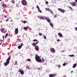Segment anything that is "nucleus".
I'll return each instance as SVG.
<instances>
[{"label": "nucleus", "mask_w": 77, "mask_h": 77, "mask_svg": "<svg viewBox=\"0 0 77 77\" xmlns=\"http://www.w3.org/2000/svg\"><path fill=\"white\" fill-rule=\"evenodd\" d=\"M41 57L40 56H39L38 55H36V56L35 57L36 61L38 62H41L42 61V60L41 59Z\"/></svg>", "instance_id": "nucleus-1"}, {"label": "nucleus", "mask_w": 77, "mask_h": 77, "mask_svg": "<svg viewBox=\"0 0 77 77\" xmlns=\"http://www.w3.org/2000/svg\"><path fill=\"white\" fill-rule=\"evenodd\" d=\"M11 59V55H10L8 59L6 60V62H5L4 63V64L5 66H7V65H8L9 63V60H10Z\"/></svg>", "instance_id": "nucleus-2"}, {"label": "nucleus", "mask_w": 77, "mask_h": 77, "mask_svg": "<svg viewBox=\"0 0 77 77\" xmlns=\"http://www.w3.org/2000/svg\"><path fill=\"white\" fill-rule=\"evenodd\" d=\"M22 3L23 5L26 6L27 5V2L25 0H23L22 1Z\"/></svg>", "instance_id": "nucleus-3"}, {"label": "nucleus", "mask_w": 77, "mask_h": 77, "mask_svg": "<svg viewBox=\"0 0 77 77\" xmlns=\"http://www.w3.org/2000/svg\"><path fill=\"white\" fill-rule=\"evenodd\" d=\"M38 17L41 19V20H45V17H41V16H38Z\"/></svg>", "instance_id": "nucleus-4"}, {"label": "nucleus", "mask_w": 77, "mask_h": 77, "mask_svg": "<svg viewBox=\"0 0 77 77\" xmlns=\"http://www.w3.org/2000/svg\"><path fill=\"white\" fill-rule=\"evenodd\" d=\"M50 50L51 51V53H54L56 52V51H55V49H54V48H51L50 49Z\"/></svg>", "instance_id": "nucleus-5"}, {"label": "nucleus", "mask_w": 77, "mask_h": 77, "mask_svg": "<svg viewBox=\"0 0 77 77\" xmlns=\"http://www.w3.org/2000/svg\"><path fill=\"white\" fill-rule=\"evenodd\" d=\"M56 75H57V74L54 73L53 74H51L49 75V77H54V76H56Z\"/></svg>", "instance_id": "nucleus-6"}, {"label": "nucleus", "mask_w": 77, "mask_h": 77, "mask_svg": "<svg viewBox=\"0 0 77 77\" xmlns=\"http://www.w3.org/2000/svg\"><path fill=\"white\" fill-rule=\"evenodd\" d=\"M2 33H6V29H2L1 30Z\"/></svg>", "instance_id": "nucleus-7"}, {"label": "nucleus", "mask_w": 77, "mask_h": 77, "mask_svg": "<svg viewBox=\"0 0 77 77\" xmlns=\"http://www.w3.org/2000/svg\"><path fill=\"white\" fill-rule=\"evenodd\" d=\"M45 17V19H46L48 22V23H51V21H50V18H47V17Z\"/></svg>", "instance_id": "nucleus-8"}, {"label": "nucleus", "mask_w": 77, "mask_h": 77, "mask_svg": "<svg viewBox=\"0 0 77 77\" xmlns=\"http://www.w3.org/2000/svg\"><path fill=\"white\" fill-rule=\"evenodd\" d=\"M58 10H59V11H60L61 12H65V10L62 9L58 8Z\"/></svg>", "instance_id": "nucleus-9"}, {"label": "nucleus", "mask_w": 77, "mask_h": 77, "mask_svg": "<svg viewBox=\"0 0 77 77\" xmlns=\"http://www.w3.org/2000/svg\"><path fill=\"white\" fill-rule=\"evenodd\" d=\"M15 33L16 35H17V34H18V29L16 28L15 29Z\"/></svg>", "instance_id": "nucleus-10"}, {"label": "nucleus", "mask_w": 77, "mask_h": 77, "mask_svg": "<svg viewBox=\"0 0 77 77\" xmlns=\"http://www.w3.org/2000/svg\"><path fill=\"white\" fill-rule=\"evenodd\" d=\"M23 43H22L21 44V45H19L17 47V48H18V49H21V47H22V46H23Z\"/></svg>", "instance_id": "nucleus-11"}, {"label": "nucleus", "mask_w": 77, "mask_h": 77, "mask_svg": "<svg viewBox=\"0 0 77 77\" xmlns=\"http://www.w3.org/2000/svg\"><path fill=\"white\" fill-rule=\"evenodd\" d=\"M35 49L36 50H37V51H38L39 49V47H38V46H35Z\"/></svg>", "instance_id": "nucleus-12"}, {"label": "nucleus", "mask_w": 77, "mask_h": 77, "mask_svg": "<svg viewBox=\"0 0 77 77\" xmlns=\"http://www.w3.org/2000/svg\"><path fill=\"white\" fill-rule=\"evenodd\" d=\"M58 35L60 38H62L63 36L61 33H58Z\"/></svg>", "instance_id": "nucleus-13"}, {"label": "nucleus", "mask_w": 77, "mask_h": 77, "mask_svg": "<svg viewBox=\"0 0 77 77\" xmlns=\"http://www.w3.org/2000/svg\"><path fill=\"white\" fill-rule=\"evenodd\" d=\"M19 72H20L21 74H24V71H23V70H19Z\"/></svg>", "instance_id": "nucleus-14"}, {"label": "nucleus", "mask_w": 77, "mask_h": 77, "mask_svg": "<svg viewBox=\"0 0 77 77\" xmlns=\"http://www.w3.org/2000/svg\"><path fill=\"white\" fill-rule=\"evenodd\" d=\"M45 10H46V11H49V12H51L52 11L51 9L48 8H46Z\"/></svg>", "instance_id": "nucleus-15"}, {"label": "nucleus", "mask_w": 77, "mask_h": 77, "mask_svg": "<svg viewBox=\"0 0 77 77\" xmlns=\"http://www.w3.org/2000/svg\"><path fill=\"white\" fill-rule=\"evenodd\" d=\"M77 64H74L73 66V68H75Z\"/></svg>", "instance_id": "nucleus-16"}, {"label": "nucleus", "mask_w": 77, "mask_h": 77, "mask_svg": "<svg viewBox=\"0 0 77 77\" xmlns=\"http://www.w3.org/2000/svg\"><path fill=\"white\" fill-rule=\"evenodd\" d=\"M72 5L73 6H75L76 5V4L75 2H73L72 3Z\"/></svg>", "instance_id": "nucleus-17"}, {"label": "nucleus", "mask_w": 77, "mask_h": 77, "mask_svg": "<svg viewBox=\"0 0 77 77\" xmlns=\"http://www.w3.org/2000/svg\"><path fill=\"white\" fill-rule=\"evenodd\" d=\"M32 45H33V46H34V47H35V46H36V45H35V43H33L32 44Z\"/></svg>", "instance_id": "nucleus-18"}, {"label": "nucleus", "mask_w": 77, "mask_h": 77, "mask_svg": "<svg viewBox=\"0 0 77 77\" xmlns=\"http://www.w3.org/2000/svg\"><path fill=\"white\" fill-rule=\"evenodd\" d=\"M4 6L3 8H6V5H3L2 6V7Z\"/></svg>", "instance_id": "nucleus-19"}, {"label": "nucleus", "mask_w": 77, "mask_h": 77, "mask_svg": "<svg viewBox=\"0 0 77 77\" xmlns=\"http://www.w3.org/2000/svg\"><path fill=\"white\" fill-rule=\"evenodd\" d=\"M14 65H18V64H17V61H15V63H14Z\"/></svg>", "instance_id": "nucleus-20"}, {"label": "nucleus", "mask_w": 77, "mask_h": 77, "mask_svg": "<svg viewBox=\"0 0 77 77\" xmlns=\"http://www.w3.org/2000/svg\"><path fill=\"white\" fill-rule=\"evenodd\" d=\"M50 25L51 26V27H53V24L51 23H50Z\"/></svg>", "instance_id": "nucleus-21"}, {"label": "nucleus", "mask_w": 77, "mask_h": 77, "mask_svg": "<svg viewBox=\"0 0 77 77\" xmlns=\"http://www.w3.org/2000/svg\"><path fill=\"white\" fill-rule=\"evenodd\" d=\"M11 2H12V3H13V4H15V1L14 0H12V1Z\"/></svg>", "instance_id": "nucleus-22"}, {"label": "nucleus", "mask_w": 77, "mask_h": 77, "mask_svg": "<svg viewBox=\"0 0 77 77\" xmlns=\"http://www.w3.org/2000/svg\"><path fill=\"white\" fill-rule=\"evenodd\" d=\"M17 41H18V42H20V41H21V39H20L19 38H18L17 39Z\"/></svg>", "instance_id": "nucleus-23"}, {"label": "nucleus", "mask_w": 77, "mask_h": 77, "mask_svg": "<svg viewBox=\"0 0 77 77\" xmlns=\"http://www.w3.org/2000/svg\"><path fill=\"white\" fill-rule=\"evenodd\" d=\"M24 29L25 30H27V27H24Z\"/></svg>", "instance_id": "nucleus-24"}, {"label": "nucleus", "mask_w": 77, "mask_h": 77, "mask_svg": "<svg viewBox=\"0 0 77 77\" xmlns=\"http://www.w3.org/2000/svg\"><path fill=\"white\" fill-rule=\"evenodd\" d=\"M8 34L7 33L6 35H5V38H7V36H8Z\"/></svg>", "instance_id": "nucleus-25"}, {"label": "nucleus", "mask_w": 77, "mask_h": 77, "mask_svg": "<svg viewBox=\"0 0 77 77\" xmlns=\"http://www.w3.org/2000/svg\"><path fill=\"white\" fill-rule=\"evenodd\" d=\"M70 57H74V55H69Z\"/></svg>", "instance_id": "nucleus-26"}, {"label": "nucleus", "mask_w": 77, "mask_h": 77, "mask_svg": "<svg viewBox=\"0 0 77 77\" xmlns=\"http://www.w3.org/2000/svg\"><path fill=\"white\" fill-rule=\"evenodd\" d=\"M27 61H29V62H30L31 61V60L30 59H27Z\"/></svg>", "instance_id": "nucleus-27"}, {"label": "nucleus", "mask_w": 77, "mask_h": 77, "mask_svg": "<svg viewBox=\"0 0 77 77\" xmlns=\"http://www.w3.org/2000/svg\"><path fill=\"white\" fill-rule=\"evenodd\" d=\"M38 11H39V12H41V13L42 12V11H41V10L39 9L38 10Z\"/></svg>", "instance_id": "nucleus-28"}, {"label": "nucleus", "mask_w": 77, "mask_h": 77, "mask_svg": "<svg viewBox=\"0 0 77 77\" xmlns=\"http://www.w3.org/2000/svg\"><path fill=\"white\" fill-rule=\"evenodd\" d=\"M39 36H42V33H39Z\"/></svg>", "instance_id": "nucleus-29"}, {"label": "nucleus", "mask_w": 77, "mask_h": 77, "mask_svg": "<svg viewBox=\"0 0 77 77\" xmlns=\"http://www.w3.org/2000/svg\"><path fill=\"white\" fill-rule=\"evenodd\" d=\"M66 65V63H64L63 64V66H65Z\"/></svg>", "instance_id": "nucleus-30"}, {"label": "nucleus", "mask_w": 77, "mask_h": 77, "mask_svg": "<svg viewBox=\"0 0 77 77\" xmlns=\"http://www.w3.org/2000/svg\"><path fill=\"white\" fill-rule=\"evenodd\" d=\"M69 9H71V11H72V8L71 7H69Z\"/></svg>", "instance_id": "nucleus-31"}, {"label": "nucleus", "mask_w": 77, "mask_h": 77, "mask_svg": "<svg viewBox=\"0 0 77 77\" xmlns=\"http://www.w3.org/2000/svg\"><path fill=\"white\" fill-rule=\"evenodd\" d=\"M37 9H39V6H37Z\"/></svg>", "instance_id": "nucleus-32"}, {"label": "nucleus", "mask_w": 77, "mask_h": 77, "mask_svg": "<svg viewBox=\"0 0 77 77\" xmlns=\"http://www.w3.org/2000/svg\"><path fill=\"white\" fill-rule=\"evenodd\" d=\"M38 41V40H36V39H35V40H33V41L34 42H35V41Z\"/></svg>", "instance_id": "nucleus-33"}, {"label": "nucleus", "mask_w": 77, "mask_h": 77, "mask_svg": "<svg viewBox=\"0 0 77 77\" xmlns=\"http://www.w3.org/2000/svg\"><path fill=\"white\" fill-rule=\"evenodd\" d=\"M51 14H53L54 13L53 11H52L51 12Z\"/></svg>", "instance_id": "nucleus-34"}, {"label": "nucleus", "mask_w": 77, "mask_h": 77, "mask_svg": "<svg viewBox=\"0 0 77 77\" xmlns=\"http://www.w3.org/2000/svg\"><path fill=\"white\" fill-rule=\"evenodd\" d=\"M75 30L76 31H77V27H75Z\"/></svg>", "instance_id": "nucleus-35"}, {"label": "nucleus", "mask_w": 77, "mask_h": 77, "mask_svg": "<svg viewBox=\"0 0 77 77\" xmlns=\"http://www.w3.org/2000/svg\"><path fill=\"white\" fill-rule=\"evenodd\" d=\"M26 23V21L24 20V21H23V23Z\"/></svg>", "instance_id": "nucleus-36"}, {"label": "nucleus", "mask_w": 77, "mask_h": 77, "mask_svg": "<svg viewBox=\"0 0 77 77\" xmlns=\"http://www.w3.org/2000/svg\"><path fill=\"white\" fill-rule=\"evenodd\" d=\"M61 53H62V52H65V51H61Z\"/></svg>", "instance_id": "nucleus-37"}, {"label": "nucleus", "mask_w": 77, "mask_h": 77, "mask_svg": "<svg viewBox=\"0 0 77 77\" xmlns=\"http://www.w3.org/2000/svg\"><path fill=\"white\" fill-rule=\"evenodd\" d=\"M42 59L43 62H44V61H45V60H44V59L42 58Z\"/></svg>", "instance_id": "nucleus-38"}, {"label": "nucleus", "mask_w": 77, "mask_h": 77, "mask_svg": "<svg viewBox=\"0 0 77 77\" xmlns=\"http://www.w3.org/2000/svg\"><path fill=\"white\" fill-rule=\"evenodd\" d=\"M58 67H59V68H60V65H58Z\"/></svg>", "instance_id": "nucleus-39"}, {"label": "nucleus", "mask_w": 77, "mask_h": 77, "mask_svg": "<svg viewBox=\"0 0 77 77\" xmlns=\"http://www.w3.org/2000/svg\"><path fill=\"white\" fill-rule=\"evenodd\" d=\"M8 20H9V19H7L6 20V21H8Z\"/></svg>", "instance_id": "nucleus-40"}, {"label": "nucleus", "mask_w": 77, "mask_h": 77, "mask_svg": "<svg viewBox=\"0 0 77 77\" xmlns=\"http://www.w3.org/2000/svg\"><path fill=\"white\" fill-rule=\"evenodd\" d=\"M46 4H48V2H46Z\"/></svg>", "instance_id": "nucleus-41"}, {"label": "nucleus", "mask_w": 77, "mask_h": 77, "mask_svg": "<svg viewBox=\"0 0 77 77\" xmlns=\"http://www.w3.org/2000/svg\"><path fill=\"white\" fill-rule=\"evenodd\" d=\"M44 39H46V36H44Z\"/></svg>", "instance_id": "nucleus-42"}, {"label": "nucleus", "mask_w": 77, "mask_h": 77, "mask_svg": "<svg viewBox=\"0 0 77 77\" xmlns=\"http://www.w3.org/2000/svg\"><path fill=\"white\" fill-rule=\"evenodd\" d=\"M26 27H27V29H29V26H27Z\"/></svg>", "instance_id": "nucleus-43"}, {"label": "nucleus", "mask_w": 77, "mask_h": 77, "mask_svg": "<svg viewBox=\"0 0 77 77\" xmlns=\"http://www.w3.org/2000/svg\"><path fill=\"white\" fill-rule=\"evenodd\" d=\"M2 37H3V39H4V38H5V36H2Z\"/></svg>", "instance_id": "nucleus-44"}, {"label": "nucleus", "mask_w": 77, "mask_h": 77, "mask_svg": "<svg viewBox=\"0 0 77 77\" xmlns=\"http://www.w3.org/2000/svg\"><path fill=\"white\" fill-rule=\"evenodd\" d=\"M38 70H40V68H38Z\"/></svg>", "instance_id": "nucleus-45"}, {"label": "nucleus", "mask_w": 77, "mask_h": 77, "mask_svg": "<svg viewBox=\"0 0 77 77\" xmlns=\"http://www.w3.org/2000/svg\"><path fill=\"white\" fill-rule=\"evenodd\" d=\"M57 41H58V42L60 41V40H59V39L58 40H57Z\"/></svg>", "instance_id": "nucleus-46"}, {"label": "nucleus", "mask_w": 77, "mask_h": 77, "mask_svg": "<svg viewBox=\"0 0 77 77\" xmlns=\"http://www.w3.org/2000/svg\"><path fill=\"white\" fill-rule=\"evenodd\" d=\"M5 18H6V17H7V16L5 15Z\"/></svg>", "instance_id": "nucleus-47"}, {"label": "nucleus", "mask_w": 77, "mask_h": 77, "mask_svg": "<svg viewBox=\"0 0 77 77\" xmlns=\"http://www.w3.org/2000/svg\"><path fill=\"white\" fill-rule=\"evenodd\" d=\"M75 2L77 3V0H75Z\"/></svg>", "instance_id": "nucleus-48"}, {"label": "nucleus", "mask_w": 77, "mask_h": 77, "mask_svg": "<svg viewBox=\"0 0 77 77\" xmlns=\"http://www.w3.org/2000/svg\"><path fill=\"white\" fill-rule=\"evenodd\" d=\"M36 43H37V44H38V43H39V42H36Z\"/></svg>", "instance_id": "nucleus-49"}, {"label": "nucleus", "mask_w": 77, "mask_h": 77, "mask_svg": "<svg viewBox=\"0 0 77 77\" xmlns=\"http://www.w3.org/2000/svg\"><path fill=\"white\" fill-rule=\"evenodd\" d=\"M71 72H72V73L73 72V71H71Z\"/></svg>", "instance_id": "nucleus-50"}, {"label": "nucleus", "mask_w": 77, "mask_h": 77, "mask_svg": "<svg viewBox=\"0 0 77 77\" xmlns=\"http://www.w3.org/2000/svg\"><path fill=\"white\" fill-rule=\"evenodd\" d=\"M37 44L36 43H35V45H36Z\"/></svg>", "instance_id": "nucleus-51"}, {"label": "nucleus", "mask_w": 77, "mask_h": 77, "mask_svg": "<svg viewBox=\"0 0 77 77\" xmlns=\"http://www.w3.org/2000/svg\"><path fill=\"white\" fill-rule=\"evenodd\" d=\"M2 1V0H0V2H1Z\"/></svg>", "instance_id": "nucleus-52"}, {"label": "nucleus", "mask_w": 77, "mask_h": 77, "mask_svg": "<svg viewBox=\"0 0 77 77\" xmlns=\"http://www.w3.org/2000/svg\"><path fill=\"white\" fill-rule=\"evenodd\" d=\"M2 44V43H0V45H1Z\"/></svg>", "instance_id": "nucleus-53"}, {"label": "nucleus", "mask_w": 77, "mask_h": 77, "mask_svg": "<svg viewBox=\"0 0 77 77\" xmlns=\"http://www.w3.org/2000/svg\"><path fill=\"white\" fill-rule=\"evenodd\" d=\"M3 40H4V38H3Z\"/></svg>", "instance_id": "nucleus-54"}]
</instances>
